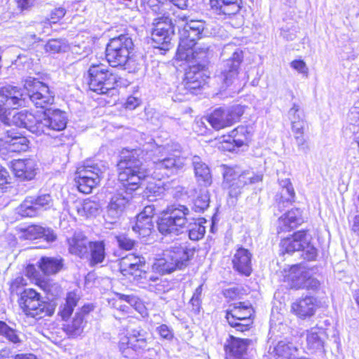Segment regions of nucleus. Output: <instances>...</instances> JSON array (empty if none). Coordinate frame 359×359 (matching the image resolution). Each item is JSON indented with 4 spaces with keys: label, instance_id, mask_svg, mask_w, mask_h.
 Masks as SVG:
<instances>
[{
    "label": "nucleus",
    "instance_id": "obj_61",
    "mask_svg": "<svg viewBox=\"0 0 359 359\" xmlns=\"http://www.w3.org/2000/svg\"><path fill=\"white\" fill-rule=\"evenodd\" d=\"M18 7L22 10H29L31 8L36 1V0H15Z\"/></svg>",
    "mask_w": 359,
    "mask_h": 359
},
{
    "label": "nucleus",
    "instance_id": "obj_38",
    "mask_svg": "<svg viewBox=\"0 0 359 359\" xmlns=\"http://www.w3.org/2000/svg\"><path fill=\"white\" fill-rule=\"evenodd\" d=\"M307 128L308 125L303 119H298L292 123V131L294 138L298 148L302 150L309 149V144L305 138V130Z\"/></svg>",
    "mask_w": 359,
    "mask_h": 359
},
{
    "label": "nucleus",
    "instance_id": "obj_36",
    "mask_svg": "<svg viewBox=\"0 0 359 359\" xmlns=\"http://www.w3.org/2000/svg\"><path fill=\"white\" fill-rule=\"evenodd\" d=\"M84 312H86L85 307L81 311L76 312L71 321L64 325V331L69 337H76L83 332L85 325Z\"/></svg>",
    "mask_w": 359,
    "mask_h": 359
},
{
    "label": "nucleus",
    "instance_id": "obj_58",
    "mask_svg": "<svg viewBox=\"0 0 359 359\" xmlns=\"http://www.w3.org/2000/svg\"><path fill=\"white\" fill-rule=\"evenodd\" d=\"M158 280H159V278L157 275H152V274H149L147 273V278L146 279L142 278V282H140V280H136V281L137 283L142 284V287H147V285H148L149 290H151L153 285L149 284V282L151 281L153 283H156L157 281H158Z\"/></svg>",
    "mask_w": 359,
    "mask_h": 359
},
{
    "label": "nucleus",
    "instance_id": "obj_18",
    "mask_svg": "<svg viewBox=\"0 0 359 359\" xmlns=\"http://www.w3.org/2000/svg\"><path fill=\"white\" fill-rule=\"evenodd\" d=\"M210 11L222 19L239 15L243 8V0H209Z\"/></svg>",
    "mask_w": 359,
    "mask_h": 359
},
{
    "label": "nucleus",
    "instance_id": "obj_55",
    "mask_svg": "<svg viewBox=\"0 0 359 359\" xmlns=\"http://www.w3.org/2000/svg\"><path fill=\"white\" fill-rule=\"evenodd\" d=\"M290 66L292 69L297 71L299 73L307 76L309 74V69L306 62L301 59H296L290 62Z\"/></svg>",
    "mask_w": 359,
    "mask_h": 359
},
{
    "label": "nucleus",
    "instance_id": "obj_4",
    "mask_svg": "<svg viewBox=\"0 0 359 359\" xmlns=\"http://www.w3.org/2000/svg\"><path fill=\"white\" fill-rule=\"evenodd\" d=\"M133 48L132 39L128 34H121L109 40L106 47V59L111 67L135 72L136 63L131 55Z\"/></svg>",
    "mask_w": 359,
    "mask_h": 359
},
{
    "label": "nucleus",
    "instance_id": "obj_22",
    "mask_svg": "<svg viewBox=\"0 0 359 359\" xmlns=\"http://www.w3.org/2000/svg\"><path fill=\"white\" fill-rule=\"evenodd\" d=\"M145 264L143 257L130 255L121 260L120 266L122 273L124 276L130 275L134 280L142 281V278H147V272L142 269Z\"/></svg>",
    "mask_w": 359,
    "mask_h": 359
},
{
    "label": "nucleus",
    "instance_id": "obj_19",
    "mask_svg": "<svg viewBox=\"0 0 359 359\" xmlns=\"http://www.w3.org/2000/svg\"><path fill=\"white\" fill-rule=\"evenodd\" d=\"M40 135L46 134L53 135L52 132L62 131L67 126V116L65 113L55 109L48 113L41 114V116Z\"/></svg>",
    "mask_w": 359,
    "mask_h": 359
},
{
    "label": "nucleus",
    "instance_id": "obj_24",
    "mask_svg": "<svg viewBox=\"0 0 359 359\" xmlns=\"http://www.w3.org/2000/svg\"><path fill=\"white\" fill-rule=\"evenodd\" d=\"M302 210L299 208H291L278 219L277 233L290 232L304 223Z\"/></svg>",
    "mask_w": 359,
    "mask_h": 359
},
{
    "label": "nucleus",
    "instance_id": "obj_31",
    "mask_svg": "<svg viewBox=\"0 0 359 359\" xmlns=\"http://www.w3.org/2000/svg\"><path fill=\"white\" fill-rule=\"evenodd\" d=\"M23 236L28 240L43 238L48 243L55 241L57 238L53 229L37 225L29 226L24 231Z\"/></svg>",
    "mask_w": 359,
    "mask_h": 359
},
{
    "label": "nucleus",
    "instance_id": "obj_1",
    "mask_svg": "<svg viewBox=\"0 0 359 359\" xmlns=\"http://www.w3.org/2000/svg\"><path fill=\"white\" fill-rule=\"evenodd\" d=\"M139 150L123 149L120 155L117 167L118 180L123 187L118 189L111 196L107 207L106 219L114 223L118 219L132 198V192L137 190L149 175L147 170L141 168Z\"/></svg>",
    "mask_w": 359,
    "mask_h": 359
},
{
    "label": "nucleus",
    "instance_id": "obj_51",
    "mask_svg": "<svg viewBox=\"0 0 359 359\" xmlns=\"http://www.w3.org/2000/svg\"><path fill=\"white\" fill-rule=\"evenodd\" d=\"M306 344L309 349H320L324 346V342L317 332H311L307 334Z\"/></svg>",
    "mask_w": 359,
    "mask_h": 359
},
{
    "label": "nucleus",
    "instance_id": "obj_15",
    "mask_svg": "<svg viewBox=\"0 0 359 359\" xmlns=\"http://www.w3.org/2000/svg\"><path fill=\"white\" fill-rule=\"evenodd\" d=\"M9 118V123H4L6 125H15L20 128L27 129L31 133L40 135L41 116V114H34L27 110H22L19 112L11 111L7 113Z\"/></svg>",
    "mask_w": 359,
    "mask_h": 359
},
{
    "label": "nucleus",
    "instance_id": "obj_62",
    "mask_svg": "<svg viewBox=\"0 0 359 359\" xmlns=\"http://www.w3.org/2000/svg\"><path fill=\"white\" fill-rule=\"evenodd\" d=\"M202 285H200L198 286L196 290H194V292L190 299L191 302L193 304H198L201 302V297L202 294Z\"/></svg>",
    "mask_w": 359,
    "mask_h": 359
},
{
    "label": "nucleus",
    "instance_id": "obj_50",
    "mask_svg": "<svg viewBox=\"0 0 359 359\" xmlns=\"http://www.w3.org/2000/svg\"><path fill=\"white\" fill-rule=\"evenodd\" d=\"M15 65L19 67V70L22 73L26 72L29 74H32L34 69V65L32 60L27 56H19L18 60L15 61Z\"/></svg>",
    "mask_w": 359,
    "mask_h": 359
},
{
    "label": "nucleus",
    "instance_id": "obj_53",
    "mask_svg": "<svg viewBox=\"0 0 359 359\" xmlns=\"http://www.w3.org/2000/svg\"><path fill=\"white\" fill-rule=\"evenodd\" d=\"M320 287V282L315 278L312 276H304V287L302 290L304 289L307 291H317Z\"/></svg>",
    "mask_w": 359,
    "mask_h": 359
},
{
    "label": "nucleus",
    "instance_id": "obj_20",
    "mask_svg": "<svg viewBox=\"0 0 359 359\" xmlns=\"http://www.w3.org/2000/svg\"><path fill=\"white\" fill-rule=\"evenodd\" d=\"M252 252L241 245L238 246L231 258L232 268L238 275L249 277L253 271Z\"/></svg>",
    "mask_w": 359,
    "mask_h": 359
},
{
    "label": "nucleus",
    "instance_id": "obj_46",
    "mask_svg": "<svg viewBox=\"0 0 359 359\" xmlns=\"http://www.w3.org/2000/svg\"><path fill=\"white\" fill-rule=\"evenodd\" d=\"M66 48L67 45L65 41L62 39H50L44 46L46 52L50 54L64 52Z\"/></svg>",
    "mask_w": 359,
    "mask_h": 359
},
{
    "label": "nucleus",
    "instance_id": "obj_42",
    "mask_svg": "<svg viewBox=\"0 0 359 359\" xmlns=\"http://www.w3.org/2000/svg\"><path fill=\"white\" fill-rule=\"evenodd\" d=\"M196 196L193 199L192 209L197 212H203L207 210L210 205V194L208 190L199 189L195 190Z\"/></svg>",
    "mask_w": 359,
    "mask_h": 359
},
{
    "label": "nucleus",
    "instance_id": "obj_60",
    "mask_svg": "<svg viewBox=\"0 0 359 359\" xmlns=\"http://www.w3.org/2000/svg\"><path fill=\"white\" fill-rule=\"evenodd\" d=\"M158 334L163 339H170L172 337V333L166 325H161L156 328Z\"/></svg>",
    "mask_w": 359,
    "mask_h": 359
},
{
    "label": "nucleus",
    "instance_id": "obj_8",
    "mask_svg": "<svg viewBox=\"0 0 359 359\" xmlns=\"http://www.w3.org/2000/svg\"><path fill=\"white\" fill-rule=\"evenodd\" d=\"M19 305L26 316L36 319L51 316L55 310V304L43 301L40 294L32 289L23 290Z\"/></svg>",
    "mask_w": 359,
    "mask_h": 359
},
{
    "label": "nucleus",
    "instance_id": "obj_43",
    "mask_svg": "<svg viewBox=\"0 0 359 359\" xmlns=\"http://www.w3.org/2000/svg\"><path fill=\"white\" fill-rule=\"evenodd\" d=\"M79 297L75 292H69L67 295L65 303L60 306L59 314L62 320H65L72 315L74 307L76 306Z\"/></svg>",
    "mask_w": 359,
    "mask_h": 359
},
{
    "label": "nucleus",
    "instance_id": "obj_14",
    "mask_svg": "<svg viewBox=\"0 0 359 359\" xmlns=\"http://www.w3.org/2000/svg\"><path fill=\"white\" fill-rule=\"evenodd\" d=\"M321 306V302L317 297L302 295L291 303L290 313L297 319L305 320L313 318Z\"/></svg>",
    "mask_w": 359,
    "mask_h": 359
},
{
    "label": "nucleus",
    "instance_id": "obj_5",
    "mask_svg": "<svg viewBox=\"0 0 359 359\" xmlns=\"http://www.w3.org/2000/svg\"><path fill=\"white\" fill-rule=\"evenodd\" d=\"M279 248L283 255L302 251L303 258L308 262L315 261L318 257V250L311 243V236L308 229L297 230L282 238Z\"/></svg>",
    "mask_w": 359,
    "mask_h": 359
},
{
    "label": "nucleus",
    "instance_id": "obj_23",
    "mask_svg": "<svg viewBox=\"0 0 359 359\" xmlns=\"http://www.w3.org/2000/svg\"><path fill=\"white\" fill-rule=\"evenodd\" d=\"M181 212L184 215L181 228L187 229L189 238L193 241H198L203 238L205 233L204 224L207 222V220L203 217L194 219L189 217L188 208L183 205H181Z\"/></svg>",
    "mask_w": 359,
    "mask_h": 359
},
{
    "label": "nucleus",
    "instance_id": "obj_64",
    "mask_svg": "<svg viewBox=\"0 0 359 359\" xmlns=\"http://www.w3.org/2000/svg\"><path fill=\"white\" fill-rule=\"evenodd\" d=\"M139 105V100L135 97H129L126 101V108L133 109Z\"/></svg>",
    "mask_w": 359,
    "mask_h": 359
},
{
    "label": "nucleus",
    "instance_id": "obj_45",
    "mask_svg": "<svg viewBox=\"0 0 359 359\" xmlns=\"http://www.w3.org/2000/svg\"><path fill=\"white\" fill-rule=\"evenodd\" d=\"M154 228V224L151 218H142L137 216L136 223L133 226V230L138 233L141 236L145 237L151 233Z\"/></svg>",
    "mask_w": 359,
    "mask_h": 359
},
{
    "label": "nucleus",
    "instance_id": "obj_47",
    "mask_svg": "<svg viewBox=\"0 0 359 359\" xmlns=\"http://www.w3.org/2000/svg\"><path fill=\"white\" fill-rule=\"evenodd\" d=\"M217 147L221 152H233L237 148L229 133L221 136L217 143Z\"/></svg>",
    "mask_w": 359,
    "mask_h": 359
},
{
    "label": "nucleus",
    "instance_id": "obj_35",
    "mask_svg": "<svg viewBox=\"0 0 359 359\" xmlns=\"http://www.w3.org/2000/svg\"><path fill=\"white\" fill-rule=\"evenodd\" d=\"M252 133L249 127L239 125L229 132V136L233 139V142L237 148L248 146L252 140Z\"/></svg>",
    "mask_w": 359,
    "mask_h": 359
},
{
    "label": "nucleus",
    "instance_id": "obj_32",
    "mask_svg": "<svg viewBox=\"0 0 359 359\" xmlns=\"http://www.w3.org/2000/svg\"><path fill=\"white\" fill-rule=\"evenodd\" d=\"M296 194L289 179L284 182L280 191L275 196V201L280 208H285L295 202Z\"/></svg>",
    "mask_w": 359,
    "mask_h": 359
},
{
    "label": "nucleus",
    "instance_id": "obj_37",
    "mask_svg": "<svg viewBox=\"0 0 359 359\" xmlns=\"http://www.w3.org/2000/svg\"><path fill=\"white\" fill-rule=\"evenodd\" d=\"M243 60V55L241 50L235 51L229 59L228 69L223 72L224 80L228 83L239 74V68Z\"/></svg>",
    "mask_w": 359,
    "mask_h": 359
},
{
    "label": "nucleus",
    "instance_id": "obj_59",
    "mask_svg": "<svg viewBox=\"0 0 359 359\" xmlns=\"http://www.w3.org/2000/svg\"><path fill=\"white\" fill-rule=\"evenodd\" d=\"M156 208L154 205H147L144 210L137 215V217H140L142 218H151L152 220L153 216L155 215Z\"/></svg>",
    "mask_w": 359,
    "mask_h": 359
},
{
    "label": "nucleus",
    "instance_id": "obj_3",
    "mask_svg": "<svg viewBox=\"0 0 359 359\" xmlns=\"http://www.w3.org/2000/svg\"><path fill=\"white\" fill-rule=\"evenodd\" d=\"M184 59L192 62L186 69L183 77L184 89L187 93L196 94L206 83L208 75V48H198L191 53H186Z\"/></svg>",
    "mask_w": 359,
    "mask_h": 359
},
{
    "label": "nucleus",
    "instance_id": "obj_49",
    "mask_svg": "<svg viewBox=\"0 0 359 359\" xmlns=\"http://www.w3.org/2000/svg\"><path fill=\"white\" fill-rule=\"evenodd\" d=\"M124 302L123 294L116 293L114 297L108 299V304L112 308L116 309L118 311L123 313H128L130 306L123 304Z\"/></svg>",
    "mask_w": 359,
    "mask_h": 359
},
{
    "label": "nucleus",
    "instance_id": "obj_28",
    "mask_svg": "<svg viewBox=\"0 0 359 359\" xmlns=\"http://www.w3.org/2000/svg\"><path fill=\"white\" fill-rule=\"evenodd\" d=\"M168 252L164 255L166 257L156 259L152 264V271L159 275L170 273L173 271L180 264V257L177 255L172 256Z\"/></svg>",
    "mask_w": 359,
    "mask_h": 359
},
{
    "label": "nucleus",
    "instance_id": "obj_10",
    "mask_svg": "<svg viewBox=\"0 0 359 359\" xmlns=\"http://www.w3.org/2000/svg\"><path fill=\"white\" fill-rule=\"evenodd\" d=\"M249 172L244 171L239 172L235 167L224 165L223 183L229 190V194L236 196L240 190L245 186L259 182L262 180V175L255 174L248 176Z\"/></svg>",
    "mask_w": 359,
    "mask_h": 359
},
{
    "label": "nucleus",
    "instance_id": "obj_26",
    "mask_svg": "<svg viewBox=\"0 0 359 359\" xmlns=\"http://www.w3.org/2000/svg\"><path fill=\"white\" fill-rule=\"evenodd\" d=\"M302 264L290 265L283 271V282L290 290H299L304 287V275Z\"/></svg>",
    "mask_w": 359,
    "mask_h": 359
},
{
    "label": "nucleus",
    "instance_id": "obj_12",
    "mask_svg": "<svg viewBox=\"0 0 359 359\" xmlns=\"http://www.w3.org/2000/svg\"><path fill=\"white\" fill-rule=\"evenodd\" d=\"M24 82L27 96L36 107L45 108L53 103L54 93L46 84L32 76L26 77Z\"/></svg>",
    "mask_w": 359,
    "mask_h": 359
},
{
    "label": "nucleus",
    "instance_id": "obj_29",
    "mask_svg": "<svg viewBox=\"0 0 359 359\" xmlns=\"http://www.w3.org/2000/svg\"><path fill=\"white\" fill-rule=\"evenodd\" d=\"M0 95L6 97V104L14 109L25 104V95L17 87L10 85L1 87Z\"/></svg>",
    "mask_w": 359,
    "mask_h": 359
},
{
    "label": "nucleus",
    "instance_id": "obj_56",
    "mask_svg": "<svg viewBox=\"0 0 359 359\" xmlns=\"http://www.w3.org/2000/svg\"><path fill=\"white\" fill-rule=\"evenodd\" d=\"M117 241L119 247L126 250H131L135 245L134 241L124 236L117 237Z\"/></svg>",
    "mask_w": 359,
    "mask_h": 359
},
{
    "label": "nucleus",
    "instance_id": "obj_7",
    "mask_svg": "<svg viewBox=\"0 0 359 359\" xmlns=\"http://www.w3.org/2000/svg\"><path fill=\"white\" fill-rule=\"evenodd\" d=\"M89 88L98 94L114 90L120 77L102 63H92L88 71Z\"/></svg>",
    "mask_w": 359,
    "mask_h": 359
},
{
    "label": "nucleus",
    "instance_id": "obj_2",
    "mask_svg": "<svg viewBox=\"0 0 359 359\" xmlns=\"http://www.w3.org/2000/svg\"><path fill=\"white\" fill-rule=\"evenodd\" d=\"M225 296L231 302L224 310V318L228 325L238 332H250L255 327L256 318V311L253 305L248 301L236 302L241 299L237 288L226 290Z\"/></svg>",
    "mask_w": 359,
    "mask_h": 359
},
{
    "label": "nucleus",
    "instance_id": "obj_11",
    "mask_svg": "<svg viewBox=\"0 0 359 359\" xmlns=\"http://www.w3.org/2000/svg\"><path fill=\"white\" fill-rule=\"evenodd\" d=\"M185 21L181 31V54L191 53L197 41L203 37L205 29V22L198 20H189L187 17L181 16Z\"/></svg>",
    "mask_w": 359,
    "mask_h": 359
},
{
    "label": "nucleus",
    "instance_id": "obj_48",
    "mask_svg": "<svg viewBox=\"0 0 359 359\" xmlns=\"http://www.w3.org/2000/svg\"><path fill=\"white\" fill-rule=\"evenodd\" d=\"M196 249L195 248L186 247L181 255V267L194 264L196 261Z\"/></svg>",
    "mask_w": 359,
    "mask_h": 359
},
{
    "label": "nucleus",
    "instance_id": "obj_63",
    "mask_svg": "<svg viewBox=\"0 0 359 359\" xmlns=\"http://www.w3.org/2000/svg\"><path fill=\"white\" fill-rule=\"evenodd\" d=\"M124 297V302L128 303L130 307H135V306L137 304V302L140 300L139 298L134 295H125Z\"/></svg>",
    "mask_w": 359,
    "mask_h": 359
},
{
    "label": "nucleus",
    "instance_id": "obj_40",
    "mask_svg": "<svg viewBox=\"0 0 359 359\" xmlns=\"http://www.w3.org/2000/svg\"><path fill=\"white\" fill-rule=\"evenodd\" d=\"M7 139L6 142L11 146L13 151H25L28 147L27 139L18 133L11 130H6Z\"/></svg>",
    "mask_w": 359,
    "mask_h": 359
},
{
    "label": "nucleus",
    "instance_id": "obj_44",
    "mask_svg": "<svg viewBox=\"0 0 359 359\" xmlns=\"http://www.w3.org/2000/svg\"><path fill=\"white\" fill-rule=\"evenodd\" d=\"M90 264L95 265L102 263L105 257V249L103 241L90 242L89 245Z\"/></svg>",
    "mask_w": 359,
    "mask_h": 359
},
{
    "label": "nucleus",
    "instance_id": "obj_57",
    "mask_svg": "<svg viewBox=\"0 0 359 359\" xmlns=\"http://www.w3.org/2000/svg\"><path fill=\"white\" fill-rule=\"evenodd\" d=\"M65 9L63 8H57L54 9L50 13V17L49 19L50 22L56 23L65 16Z\"/></svg>",
    "mask_w": 359,
    "mask_h": 359
},
{
    "label": "nucleus",
    "instance_id": "obj_41",
    "mask_svg": "<svg viewBox=\"0 0 359 359\" xmlns=\"http://www.w3.org/2000/svg\"><path fill=\"white\" fill-rule=\"evenodd\" d=\"M62 259L57 257H43L39 262V268L46 274L57 273L62 269Z\"/></svg>",
    "mask_w": 359,
    "mask_h": 359
},
{
    "label": "nucleus",
    "instance_id": "obj_52",
    "mask_svg": "<svg viewBox=\"0 0 359 359\" xmlns=\"http://www.w3.org/2000/svg\"><path fill=\"white\" fill-rule=\"evenodd\" d=\"M26 285V280L22 276H18L10 284V291L12 294L22 293L23 286Z\"/></svg>",
    "mask_w": 359,
    "mask_h": 359
},
{
    "label": "nucleus",
    "instance_id": "obj_39",
    "mask_svg": "<svg viewBox=\"0 0 359 359\" xmlns=\"http://www.w3.org/2000/svg\"><path fill=\"white\" fill-rule=\"evenodd\" d=\"M74 205L78 215L82 217H89L95 216L100 211L99 203L90 200L77 201L74 203Z\"/></svg>",
    "mask_w": 359,
    "mask_h": 359
},
{
    "label": "nucleus",
    "instance_id": "obj_17",
    "mask_svg": "<svg viewBox=\"0 0 359 359\" xmlns=\"http://www.w3.org/2000/svg\"><path fill=\"white\" fill-rule=\"evenodd\" d=\"M180 204L168 206L162 212L161 217L157 222L158 231L163 235L179 234Z\"/></svg>",
    "mask_w": 359,
    "mask_h": 359
},
{
    "label": "nucleus",
    "instance_id": "obj_6",
    "mask_svg": "<svg viewBox=\"0 0 359 359\" xmlns=\"http://www.w3.org/2000/svg\"><path fill=\"white\" fill-rule=\"evenodd\" d=\"M246 107L241 104L215 108L205 116V120L215 130L230 128L241 121Z\"/></svg>",
    "mask_w": 359,
    "mask_h": 359
},
{
    "label": "nucleus",
    "instance_id": "obj_30",
    "mask_svg": "<svg viewBox=\"0 0 359 359\" xmlns=\"http://www.w3.org/2000/svg\"><path fill=\"white\" fill-rule=\"evenodd\" d=\"M194 177L201 187H208L212 184V175L209 166L201 161L193 162Z\"/></svg>",
    "mask_w": 359,
    "mask_h": 359
},
{
    "label": "nucleus",
    "instance_id": "obj_16",
    "mask_svg": "<svg viewBox=\"0 0 359 359\" xmlns=\"http://www.w3.org/2000/svg\"><path fill=\"white\" fill-rule=\"evenodd\" d=\"M53 203V199L50 194H43L37 197H27L24 201L17 208L16 212L22 217H35L39 214L41 210L49 208Z\"/></svg>",
    "mask_w": 359,
    "mask_h": 359
},
{
    "label": "nucleus",
    "instance_id": "obj_9",
    "mask_svg": "<svg viewBox=\"0 0 359 359\" xmlns=\"http://www.w3.org/2000/svg\"><path fill=\"white\" fill-rule=\"evenodd\" d=\"M105 170L106 167L102 163L88 162L79 167L75 174V182L79 191L86 194H90L99 185Z\"/></svg>",
    "mask_w": 359,
    "mask_h": 359
},
{
    "label": "nucleus",
    "instance_id": "obj_34",
    "mask_svg": "<svg viewBox=\"0 0 359 359\" xmlns=\"http://www.w3.org/2000/svg\"><path fill=\"white\" fill-rule=\"evenodd\" d=\"M13 169L18 177L32 180L36 174V163L32 159H19L13 163Z\"/></svg>",
    "mask_w": 359,
    "mask_h": 359
},
{
    "label": "nucleus",
    "instance_id": "obj_54",
    "mask_svg": "<svg viewBox=\"0 0 359 359\" xmlns=\"http://www.w3.org/2000/svg\"><path fill=\"white\" fill-rule=\"evenodd\" d=\"M2 336L15 345L18 346L22 343L17 331L9 326H8Z\"/></svg>",
    "mask_w": 359,
    "mask_h": 359
},
{
    "label": "nucleus",
    "instance_id": "obj_25",
    "mask_svg": "<svg viewBox=\"0 0 359 359\" xmlns=\"http://www.w3.org/2000/svg\"><path fill=\"white\" fill-rule=\"evenodd\" d=\"M147 332L140 327L132 329L128 336L121 339L120 349L123 353L130 348L135 351L144 350L147 346Z\"/></svg>",
    "mask_w": 359,
    "mask_h": 359
},
{
    "label": "nucleus",
    "instance_id": "obj_13",
    "mask_svg": "<svg viewBox=\"0 0 359 359\" xmlns=\"http://www.w3.org/2000/svg\"><path fill=\"white\" fill-rule=\"evenodd\" d=\"M153 25L154 27L151 32V39L154 48L168 50L174 34L172 20L163 15L154 18Z\"/></svg>",
    "mask_w": 359,
    "mask_h": 359
},
{
    "label": "nucleus",
    "instance_id": "obj_27",
    "mask_svg": "<svg viewBox=\"0 0 359 359\" xmlns=\"http://www.w3.org/2000/svg\"><path fill=\"white\" fill-rule=\"evenodd\" d=\"M67 242L71 254L81 258L88 257L90 241L82 232H75L72 237L67 239Z\"/></svg>",
    "mask_w": 359,
    "mask_h": 359
},
{
    "label": "nucleus",
    "instance_id": "obj_33",
    "mask_svg": "<svg viewBox=\"0 0 359 359\" xmlns=\"http://www.w3.org/2000/svg\"><path fill=\"white\" fill-rule=\"evenodd\" d=\"M136 150H139L140 159H142L141 154L142 153V150L140 149H137ZM142 161V160H140ZM176 161L173 158H166L161 161L154 163L155 170L151 173V171L148 169L144 168L142 166V162H141V168L142 170H147L149 172V175L145 177V180L151 176L153 178H157L160 180L161 177H163L165 175L168 176V171L170 169L173 168L175 166Z\"/></svg>",
    "mask_w": 359,
    "mask_h": 359
},
{
    "label": "nucleus",
    "instance_id": "obj_21",
    "mask_svg": "<svg viewBox=\"0 0 359 359\" xmlns=\"http://www.w3.org/2000/svg\"><path fill=\"white\" fill-rule=\"evenodd\" d=\"M251 340L230 334L224 345L225 359H247L248 346Z\"/></svg>",
    "mask_w": 359,
    "mask_h": 359
}]
</instances>
